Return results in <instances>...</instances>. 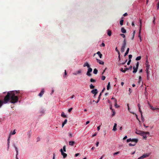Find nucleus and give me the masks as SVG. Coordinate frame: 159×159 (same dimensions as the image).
I'll return each mask as SVG.
<instances>
[{
  "instance_id": "53",
  "label": "nucleus",
  "mask_w": 159,
  "mask_h": 159,
  "mask_svg": "<svg viewBox=\"0 0 159 159\" xmlns=\"http://www.w3.org/2000/svg\"><path fill=\"white\" fill-rule=\"evenodd\" d=\"M104 63L102 61H101L100 60V64L103 65Z\"/></svg>"
},
{
  "instance_id": "41",
  "label": "nucleus",
  "mask_w": 159,
  "mask_h": 159,
  "mask_svg": "<svg viewBox=\"0 0 159 159\" xmlns=\"http://www.w3.org/2000/svg\"><path fill=\"white\" fill-rule=\"evenodd\" d=\"M135 144H136L135 143L134 144H132L131 143H129V146H134L135 145Z\"/></svg>"
},
{
  "instance_id": "9",
  "label": "nucleus",
  "mask_w": 159,
  "mask_h": 159,
  "mask_svg": "<svg viewBox=\"0 0 159 159\" xmlns=\"http://www.w3.org/2000/svg\"><path fill=\"white\" fill-rule=\"evenodd\" d=\"M91 93L92 94H95V95H96V94L98 93V90L96 89H94L91 91Z\"/></svg>"
},
{
  "instance_id": "51",
  "label": "nucleus",
  "mask_w": 159,
  "mask_h": 159,
  "mask_svg": "<svg viewBox=\"0 0 159 159\" xmlns=\"http://www.w3.org/2000/svg\"><path fill=\"white\" fill-rule=\"evenodd\" d=\"M141 80V76H139V83H140Z\"/></svg>"
},
{
  "instance_id": "42",
  "label": "nucleus",
  "mask_w": 159,
  "mask_h": 159,
  "mask_svg": "<svg viewBox=\"0 0 159 159\" xmlns=\"http://www.w3.org/2000/svg\"><path fill=\"white\" fill-rule=\"evenodd\" d=\"M72 109H73V108L72 107H71V108H70V109H69L68 110V112H70L72 110Z\"/></svg>"
},
{
  "instance_id": "1",
  "label": "nucleus",
  "mask_w": 159,
  "mask_h": 159,
  "mask_svg": "<svg viewBox=\"0 0 159 159\" xmlns=\"http://www.w3.org/2000/svg\"><path fill=\"white\" fill-rule=\"evenodd\" d=\"M19 91H13L8 92L7 95L4 97L3 101L0 100V107L3 104L7 103L10 100V102L12 103H15L18 101V94Z\"/></svg>"
},
{
  "instance_id": "12",
  "label": "nucleus",
  "mask_w": 159,
  "mask_h": 159,
  "mask_svg": "<svg viewBox=\"0 0 159 159\" xmlns=\"http://www.w3.org/2000/svg\"><path fill=\"white\" fill-rule=\"evenodd\" d=\"M116 127L117 124L116 123H115L112 130L114 131H116L117 130Z\"/></svg>"
},
{
  "instance_id": "19",
  "label": "nucleus",
  "mask_w": 159,
  "mask_h": 159,
  "mask_svg": "<svg viewBox=\"0 0 159 159\" xmlns=\"http://www.w3.org/2000/svg\"><path fill=\"white\" fill-rule=\"evenodd\" d=\"M131 142H134L135 144L138 142V139H131Z\"/></svg>"
},
{
  "instance_id": "48",
  "label": "nucleus",
  "mask_w": 159,
  "mask_h": 159,
  "mask_svg": "<svg viewBox=\"0 0 159 159\" xmlns=\"http://www.w3.org/2000/svg\"><path fill=\"white\" fill-rule=\"evenodd\" d=\"M100 46L104 47L105 46V43H102Z\"/></svg>"
},
{
  "instance_id": "14",
  "label": "nucleus",
  "mask_w": 159,
  "mask_h": 159,
  "mask_svg": "<svg viewBox=\"0 0 159 159\" xmlns=\"http://www.w3.org/2000/svg\"><path fill=\"white\" fill-rule=\"evenodd\" d=\"M107 34L109 36H110L111 34V30H108L107 31Z\"/></svg>"
},
{
  "instance_id": "27",
  "label": "nucleus",
  "mask_w": 159,
  "mask_h": 159,
  "mask_svg": "<svg viewBox=\"0 0 159 159\" xmlns=\"http://www.w3.org/2000/svg\"><path fill=\"white\" fill-rule=\"evenodd\" d=\"M14 147L15 149V150L16 152V155H17L18 154V149L17 147L15 146V145H14Z\"/></svg>"
},
{
  "instance_id": "32",
  "label": "nucleus",
  "mask_w": 159,
  "mask_h": 159,
  "mask_svg": "<svg viewBox=\"0 0 159 159\" xmlns=\"http://www.w3.org/2000/svg\"><path fill=\"white\" fill-rule=\"evenodd\" d=\"M150 109L153 111H154V109H155V108H154L153 106L150 105Z\"/></svg>"
},
{
  "instance_id": "61",
  "label": "nucleus",
  "mask_w": 159,
  "mask_h": 159,
  "mask_svg": "<svg viewBox=\"0 0 159 159\" xmlns=\"http://www.w3.org/2000/svg\"><path fill=\"white\" fill-rule=\"evenodd\" d=\"M79 155V153H76L75 155V156L76 157H77Z\"/></svg>"
},
{
  "instance_id": "20",
  "label": "nucleus",
  "mask_w": 159,
  "mask_h": 159,
  "mask_svg": "<svg viewBox=\"0 0 159 159\" xmlns=\"http://www.w3.org/2000/svg\"><path fill=\"white\" fill-rule=\"evenodd\" d=\"M67 120L65 119L62 124V127H63L64 126V125L67 123Z\"/></svg>"
},
{
  "instance_id": "31",
  "label": "nucleus",
  "mask_w": 159,
  "mask_h": 159,
  "mask_svg": "<svg viewBox=\"0 0 159 159\" xmlns=\"http://www.w3.org/2000/svg\"><path fill=\"white\" fill-rule=\"evenodd\" d=\"M124 20H121L120 21V25H122L123 24Z\"/></svg>"
},
{
  "instance_id": "50",
  "label": "nucleus",
  "mask_w": 159,
  "mask_h": 159,
  "mask_svg": "<svg viewBox=\"0 0 159 159\" xmlns=\"http://www.w3.org/2000/svg\"><path fill=\"white\" fill-rule=\"evenodd\" d=\"M131 61V60H129V61H128V62H127V64L128 65H129L130 64V63Z\"/></svg>"
},
{
  "instance_id": "29",
  "label": "nucleus",
  "mask_w": 159,
  "mask_h": 159,
  "mask_svg": "<svg viewBox=\"0 0 159 159\" xmlns=\"http://www.w3.org/2000/svg\"><path fill=\"white\" fill-rule=\"evenodd\" d=\"M141 57L140 56L137 57L136 58V60L137 61H139L140 60Z\"/></svg>"
},
{
  "instance_id": "6",
  "label": "nucleus",
  "mask_w": 159,
  "mask_h": 159,
  "mask_svg": "<svg viewBox=\"0 0 159 159\" xmlns=\"http://www.w3.org/2000/svg\"><path fill=\"white\" fill-rule=\"evenodd\" d=\"M60 151L61 152V155L63 156V158H66L67 156V155L66 154V153H64L63 151V150L62 149H61L60 150Z\"/></svg>"
},
{
  "instance_id": "59",
  "label": "nucleus",
  "mask_w": 159,
  "mask_h": 159,
  "mask_svg": "<svg viewBox=\"0 0 159 159\" xmlns=\"http://www.w3.org/2000/svg\"><path fill=\"white\" fill-rule=\"evenodd\" d=\"M139 111L140 112V113H141V114H142V111H141V109H139Z\"/></svg>"
},
{
  "instance_id": "24",
  "label": "nucleus",
  "mask_w": 159,
  "mask_h": 159,
  "mask_svg": "<svg viewBox=\"0 0 159 159\" xmlns=\"http://www.w3.org/2000/svg\"><path fill=\"white\" fill-rule=\"evenodd\" d=\"M112 112H113V114L111 115V116L113 117V116H114L115 115V114H116V112H115L114 110L113 109H112Z\"/></svg>"
},
{
  "instance_id": "16",
  "label": "nucleus",
  "mask_w": 159,
  "mask_h": 159,
  "mask_svg": "<svg viewBox=\"0 0 159 159\" xmlns=\"http://www.w3.org/2000/svg\"><path fill=\"white\" fill-rule=\"evenodd\" d=\"M129 48H128L127 49V50L124 55V57H125L128 54V53L129 52Z\"/></svg>"
},
{
  "instance_id": "56",
  "label": "nucleus",
  "mask_w": 159,
  "mask_h": 159,
  "mask_svg": "<svg viewBox=\"0 0 159 159\" xmlns=\"http://www.w3.org/2000/svg\"><path fill=\"white\" fill-rule=\"evenodd\" d=\"M127 15H128V14H127V13H125L124 14L123 16H127Z\"/></svg>"
},
{
  "instance_id": "7",
  "label": "nucleus",
  "mask_w": 159,
  "mask_h": 159,
  "mask_svg": "<svg viewBox=\"0 0 159 159\" xmlns=\"http://www.w3.org/2000/svg\"><path fill=\"white\" fill-rule=\"evenodd\" d=\"M141 23H142L141 20H140V24H139L140 27V29H139V36H138L139 38H141V36L140 35L141 28Z\"/></svg>"
},
{
  "instance_id": "34",
  "label": "nucleus",
  "mask_w": 159,
  "mask_h": 159,
  "mask_svg": "<svg viewBox=\"0 0 159 159\" xmlns=\"http://www.w3.org/2000/svg\"><path fill=\"white\" fill-rule=\"evenodd\" d=\"M90 81L91 82H96V80L92 78H91L90 80Z\"/></svg>"
},
{
  "instance_id": "46",
  "label": "nucleus",
  "mask_w": 159,
  "mask_h": 159,
  "mask_svg": "<svg viewBox=\"0 0 159 159\" xmlns=\"http://www.w3.org/2000/svg\"><path fill=\"white\" fill-rule=\"evenodd\" d=\"M120 152H119V151H118L117 152H115L114 153V155H116L118 154H119L120 153Z\"/></svg>"
},
{
  "instance_id": "35",
  "label": "nucleus",
  "mask_w": 159,
  "mask_h": 159,
  "mask_svg": "<svg viewBox=\"0 0 159 159\" xmlns=\"http://www.w3.org/2000/svg\"><path fill=\"white\" fill-rule=\"evenodd\" d=\"M99 101V95L98 97V99L97 102L95 101L94 100L93 101V102H95L96 103H98Z\"/></svg>"
},
{
  "instance_id": "11",
  "label": "nucleus",
  "mask_w": 159,
  "mask_h": 159,
  "mask_svg": "<svg viewBox=\"0 0 159 159\" xmlns=\"http://www.w3.org/2000/svg\"><path fill=\"white\" fill-rule=\"evenodd\" d=\"M87 66V67L88 68L90 67V65L89 64L88 62H85L83 65V66L85 67Z\"/></svg>"
},
{
  "instance_id": "43",
  "label": "nucleus",
  "mask_w": 159,
  "mask_h": 159,
  "mask_svg": "<svg viewBox=\"0 0 159 159\" xmlns=\"http://www.w3.org/2000/svg\"><path fill=\"white\" fill-rule=\"evenodd\" d=\"M66 146H64L63 147V150L64 151V152H66Z\"/></svg>"
},
{
  "instance_id": "5",
  "label": "nucleus",
  "mask_w": 159,
  "mask_h": 159,
  "mask_svg": "<svg viewBox=\"0 0 159 159\" xmlns=\"http://www.w3.org/2000/svg\"><path fill=\"white\" fill-rule=\"evenodd\" d=\"M139 66V63L138 62H137L136 65V67L135 68V66H134L133 67L134 70L133 71V73H136L138 69V67Z\"/></svg>"
},
{
  "instance_id": "63",
  "label": "nucleus",
  "mask_w": 159,
  "mask_h": 159,
  "mask_svg": "<svg viewBox=\"0 0 159 159\" xmlns=\"http://www.w3.org/2000/svg\"><path fill=\"white\" fill-rule=\"evenodd\" d=\"M127 138V136H125V137H124V138H123V139L124 140H125V139H126Z\"/></svg>"
},
{
  "instance_id": "37",
  "label": "nucleus",
  "mask_w": 159,
  "mask_h": 159,
  "mask_svg": "<svg viewBox=\"0 0 159 159\" xmlns=\"http://www.w3.org/2000/svg\"><path fill=\"white\" fill-rule=\"evenodd\" d=\"M120 35L123 38H125V35L123 34H120Z\"/></svg>"
},
{
  "instance_id": "55",
  "label": "nucleus",
  "mask_w": 159,
  "mask_h": 159,
  "mask_svg": "<svg viewBox=\"0 0 159 159\" xmlns=\"http://www.w3.org/2000/svg\"><path fill=\"white\" fill-rule=\"evenodd\" d=\"M157 9H158L159 8V1L158 2V4H157Z\"/></svg>"
},
{
  "instance_id": "28",
  "label": "nucleus",
  "mask_w": 159,
  "mask_h": 159,
  "mask_svg": "<svg viewBox=\"0 0 159 159\" xmlns=\"http://www.w3.org/2000/svg\"><path fill=\"white\" fill-rule=\"evenodd\" d=\"M110 86V83L109 82L108 84L107 87V90H109V89Z\"/></svg>"
},
{
  "instance_id": "30",
  "label": "nucleus",
  "mask_w": 159,
  "mask_h": 159,
  "mask_svg": "<svg viewBox=\"0 0 159 159\" xmlns=\"http://www.w3.org/2000/svg\"><path fill=\"white\" fill-rule=\"evenodd\" d=\"M90 88L91 89H93L95 87V86H93V85H92V84H91L90 86Z\"/></svg>"
},
{
  "instance_id": "39",
  "label": "nucleus",
  "mask_w": 159,
  "mask_h": 159,
  "mask_svg": "<svg viewBox=\"0 0 159 159\" xmlns=\"http://www.w3.org/2000/svg\"><path fill=\"white\" fill-rule=\"evenodd\" d=\"M143 136V138L145 140L146 139L147 137L146 136V135H142Z\"/></svg>"
},
{
  "instance_id": "23",
  "label": "nucleus",
  "mask_w": 159,
  "mask_h": 159,
  "mask_svg": "<svg viewBox=\"0 0 159 159\" xmlns=\"http://www.w3.org/2000/svg\"><path fill=\"white\" fill-rule=\"evenodd\" d=\"M115 106L116 108H118L119 107V106L117 105V100L116 99H115Z\"/></svg>"
},
{
  "instance_id": "21",
  "label": "nucleus",
  "mask_w": 159,
  "mask_h": 159,
  "mask_svg": "<svg viewBox=\"0 0 159 159\" xmlns=\"http://www.w3.org/2000/svg\"><path fill=\"white\" fill-rule=\"evenodd\" d=\"M98 70L96 68H95L93 70V73L95 74H97L98 73Z\"/></svg>"
},
{
  "instance_id": "2",
  "label": "nucleus",
  "mask_w": 159,
  "mask_h": 159,
  "mask_svg": "<svg viewBox=\"0 0 159 159\" xmlns=\"http://www.w3.org/2000/svg\"><path fill=\"white\" fill-rule=\"evenodd\" d=\"M126 39L125 38L124 39L123 42V43L122 44V47L121 48V52H123L125 51V48L126 45Z\"/></svg>"
},
{
  "instance_id": "22",
  "label": "nucleus",
  "mask_w": 159,
  "mask_h": 159,
  "mask_svg": "<svg viewBox=\"0 0 159 159\" xmlns=\"http://www.w3.org/2000/svg\"><path fill=\"white\" fill-rule=\"evenodd\" d=\"M132 66H130L129 68H127V67L125 68L126 71V70H131L132 69Z\"/></svg>"
},
{
  "instance_id": "8",
  "label": "nucleus",
  "mask_w": 159,
  "mask_h": 159,
  "mask_svg": "<svg viewBox=\"0 0 159 159\" xmlns=\"http://www.w3.org/2000/svg\"><path fill=\"white\" fill-rule=\"evenodd\" d=\"M136 133L137 134L142 135H143L144 134V131L137 130L136 132Z\"/></svg>"
},
{
  "instance_id": "18",
  "label": "nucleus",
  "mask_w": 159,
  "mask_h": 159,
  "mask_svg": "<svg viewBox=\"0 0 159 159\" xmlns=\"http://www.w3.org/2000/svg\"><path fill=\"white\" fill-rule=\"evenodd\" d=\"M61 116L64 118H67V116L65 114V113L64 112H62L61 113Z\"/></svg>"
},
{
  "instance_id": "52",
  "label": "nucleus",
  "mask_w": 159,
  "mask_h": 159,
  "mask_svg": "<svg viewBox=\"0 0 159 159\" xmlns=\"http://www.w3.org/2000/svg\"><path fill=\"white\" fill-rule=\"evenodd\" d=\"M147 79L149 80V73H148V74H147Z\"/></svg>"
},
{
  "instance_id": "10",
  "label": "nucleus",
  "mask_w": 159,
  "mask_h": 159,
  "mask_svg": "<svg viewBox=\"0 0 159 159\" xmlns=\"http://www.w3.org/2000/svg\"><path fill=\"white\" fill-rule=\"evenodd\" d=\"M44 89H43L39 93V96L40 97H42L44 94Z\"/></svg>"
},
{
  "instance_id": "49",
  "label": "nucleus",
  "mask_w": 159,
  "mask_h": 159,
  "mask_svg": "<svg viewBox=\"0 0 159 159\" xmlns=\"http://www.w3.org/2000/svg\"><path fill=\"white\" fill-rule=\"evenodd\" d=\"M131 141V139H128L127 140V143H128Z\"/></svg>"
},
{
  "instance_id": "17",
  "label": "nucleus",
  "mask_w": 159,
  "mask_h": 159,
  "mask_svg": "<svg viewBox=\"0 0 159 159\" xmlns=\"http://www.w3.org/2000/svg\"><path fill=\"white\" fill-rule=\"evenodd\" d=\"M115 50L118 53V54L119 55L118 57H119V59L120 60V52H119V50L117 49V47L115 49Z\"/></svg>"
},
{
  "instance_id": "26",
  "label": "nucleus",
  "mask_w": 159,
  "mask_h": 159,
  "mask_svg": "<svg viewBox=\"0 0 159 159\" xmlns=\"http://www.w3.org/2000/svg\"><path fill=\"white\" fill-rule=\"evenodd\" d=\"M81 70H79L76 72V73L74 74L75 75H76L77 74H80L81 73Z\"/></svg>"
},
{
  "instance_id": "60",
  "label": "nucleus",
  "mask_w": 159,
  "mask_h": 159,
  "mask_svg": "<svg viewBox=\"0 0 159 159\" xmlns=\"http://www.w3.org/2000/svg\"><path fill=\"white\" fill-rule=\"evenodd\" d=\"M141 119L142 120H143L144 119V118L143 117L142 114H141Z\"/></svg>"
},
{
  "instance_id": "54",
  "label": "nucleus",
  "mask_w": 159,
  "mask_h": 159,
  "mask_svg": "<svg viewBox=\"0 0 159 159\" xmlns=\"http://www.w3.org/2000/svg\"><path fill=\"white\" fill-rule=\"evenodd\" d=\"M69 136L70 137H72V134L71 133H69Z\"/></svg>"
},
{
  "instance_id": "36",
  "label": "nucleus",
  "mask_w": 159,
  "mask_h": 159,
  "mask_svg": "<svg viewBox=\"0 0 159 159\" xmlns=\"http://www.w3.org/2000/svg\"><path fill=\"white\" fill-rule=\"evenodd\" d=\"M120 70L123 73H125L126 71L125 68V69L124 70H123V68H121Z\"/></svg>"
},
{
  "instance_id": "40",
  "label": "nucleus",
  "mask_w": 159,
  "mask_h": 159,
  "mask_svg": "<svg viewBox=\"0 0 159 159\" xmlns=\"http://www.w3.org/2000/svg\"><path fill=\"white\" fill-rule=\"evenodd\" d=\"M106 77L104 76H102L101 78V79L102 80H105Z\"/></svg>"
},
{
  "instance_id": "47",
  "label": "nucleus",
  "mask_w": 159,
  "mask_h": 159,
  "mask_svg": "<svg viewBox=\"0 0 159 159\" xmlns=\"http://www.w3.org/2000/svg\"><path fill=\"white\" fill-rule=\"evenodd\" d=\"M144 133L143 135H146L147 134H149V133L148 132H144Z\"/></svg>"
},
{
  "instance_id": "38",
  "label": "nucleus",
  "mask_w": 159,
  "mask_h": 159,
  "mask_svg": "<svg viewBox=\"0 0 159 159\" xmlns=\"http://www.w3.org/2000/svg\"><path fill=\"white\" fill-rule=\"evenodd\" d=\"M67 75V73L66 70H65V74L64 75H63V77L65 78L66 77V75Z\"/></svg>"
},
{
  "instance_id": "13",
  "label": "nucleus",
  "mask_w": 159,
  "mask_h": 159,
  "mask_svg": "<svg viewBox=\"0 0 159 159\" xmlns=\"http://www.w3.org/2000/svg\"><path fill=\"white\" fill-rule=\"evenodd\" d=\"M121 32L123 33H126V30L125 29V28L123 27L121 28Z\"/></svg>"
},
{
  "instance_id": "62",
  "label": "nucleus",
  "mask_w": 159,
  "mask_h": 159,
  "mask_svg": "<svg viewBox=\"0 0 159 159\" xmlns=\"http://www.w3.org/2000/svg\"><path fill=\"white\" fill-rule=\"evenodd\" d=\"M90 122L89 121H87L86 123V125H87Z\"/></svg>"
},
{
  "instance_id": "58",
  "label": "nucleus",
  "mask_w": 159,
  "mask_h": 159,
  "mask_svg": "<svg viewBox=\"0 0 159 159\" xmlns=\"http://www.w3.org/2000/svg\"><path fill=\"white\" fill-rule=\"evenodd\" d=\"M99 143L98 142L96 143V146L97 147H98V146Z\"/></svg>"
},
{
  "instance_id": "44",
  "label": "nucleus",
  "mask_w": 159,
  "mask_h": 159,
  "mask_svg": "<svg viewBox=\"0 0 159 159\" xmlns=\"http://www.w3.org/2000/svg\"><path fill=\"white\" fill-rule=\"evenodd\" d=\"M16 133V131H15V129H14L13 131V132L12 133H11V134L12 135H14V134H15Z\"/></svg>"
},
{
  "instance_id": "57",
  "label": "nucleus",
  "mask_w": 159,
  "mask_h": 159,
  "mask_svg": "<svg viewBox=\"0 0 159 159\" xmlns=\"http://www.w3.org/2000/svg\"><path fill=\"white\" fill-rule=\"evenodd\" d=\"M138 106L139 109H140V107H141V106H140V104H139V103L138 104Z\"/></svg>"
},
{
  "instance_id": "25",
  "label": "nucleus",
  "mask_w": 159,
  "mask_h": 159,
  "mask_svg": "<svg viewBox=\"0 0 159 159\" xmlns=\"http://www.w3.org/2000/svg\"><path fill=\"white\" fill-rule=\"evenodd\" d=\"M135 31H134L133 33V35L131 38V39L133 40L134 39V35L135 34Z\"/></svg>"
},
{
  "instance_id": "33",
  "label": "nucleus",
  "mask_w": 159,
  "mask_h": 159,
  "mask_svg": "<svg viewBox=\"0 0 159 159\" xmlns=\"http://www.w3.org/2000/svg\"><path fill=\"white\" fill-rule=\"evenodd\" d=\"M10 136L8 138V139L7 140V143L8 145V148L9 147V144L10 143Z\"/></svg>"
},
{
  "instance_id": "15",
  "label": "nucleus",
  "mask_w": 159,
  "mask_h": 159,
  "mask_svg": "<svg viewBox=\"0 0 159 159\" xmlns=\"http://www.w3.org/2000/svg\"><path fill=\"white\" fill-rule=\"evenodd\" d=\"M75 143V142L73 141H70L69 142V144L71 146H73Z\"/></svg>"
},
{
  "instance_id": "64",
  "label": "nucleus",
  "mask_w": 159,
  "mask_h": 159,
  "mask_svg": "<svg viewBox=\"0 0 159 159\" xmlns=\"http://www.w3.org/2000/svg\"><path fill=\"white\" fill-rule=\"evenodd\" d=\"M97 135V134L96 133H95L94 134H93V135H92V137H94L95 136H96Z\"/></svg>"
},
{
  "instance_id": "4",
  "label": "nucleus",
  "mask_w": 159,
  "mask_h": 159,
  "mask_svg": "<svg viewBox=\"0 0 159 159\" xmlns=\"http://www.w3.org/2000/svg\"><path fill=\"white\" fill-rule=\"evenodd\" d=\"M92 68L89 67L88 68V69L87 72L86 73V75L89 77H91L92 76V74L91 73L92 72Z\"/></svg>"
},
{
  "instance_id": "45",
  "label": "nucleus",
  "mask_w": 159,
  "mask_h": 159,
  "mask_svg": "<svg viewBox=\"0 0 159 159\" xmlns=\"http://www.w3.org/2000/svg\"><path fill=\"white\" fill-rule=\"evenodd\" d=\"M132 55H129V60H131V59L132 58Z\"/></svg>"
},
{
  "instance_id": "3",
  "label": "nucleus",
  "mask_w": 159,
  "mask_h": 159,
  "mask_svg": "<svg viewBox=\"0 0 159 159\" xmlns=\"http://www.w3.org/2000/svg\"><path fill=\"white\" fill-rule=\"evenodd\" d=\"M145 65H146V71L147 74H148L149 72V71L148 70V69L149 68L150 65L149 64V62H148V61L147 59V60L146 61V63H145Z\"/></svg>"
}]
</instances>
